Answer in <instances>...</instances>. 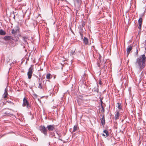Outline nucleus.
Returning a JSON list of instances; mask_svg holds the SVG:
<instances>
[{"label":"nucleus","mask_w":146,"mask_h":146,"mask_svg":"<svg viewBox=\"0 0 146 146\" xmlns=\"http://www.w3.org/2000/svg\"><path fill=\"white\" fill-rule=\"evenodd\" d=\"M146 57L145 54L140 55L136 59L135 64L137 68L141 71L145 66Z\"/></svg>","instance_id":"obj_1"},{"label":"nucleus","mask_w":146,"mask_h":146,"mask_svg":"<svg viewBox=\"0 0 146 146\" xmlns=\"http://www.w3.org/2000/svg\"><path fill=\"white\" fill-rule=\"evenodd\" d=\"M40 130L41 132L43 133L44 135L47 136V130L46 127L44 125H41L39 127Z\"/></svg>","instance_id":"obj_2"},{"label":"nucleus","mask_w":146,"mask_h":146,"mask_svg":"<svg viewBox=\"0 0 146 146\" xmlns=\"http://www.w3.org/2000/svg\"><path fill=\"white\" fill-rule=\"evenodd\" d=\"M33 66L31 65V67L29 69L28 72H27V75L28 76V78L29 79H31L32 77V74L33 72Z\"/></svg>","instance_id":"obj_3"},{"label":"nucleus","mask_w":146,"mask_h":146,"mask_svg":"<svg viewBox=\"0 0 146 146\" xmlns=\"http://www.w3.org/2000/svg\"><path fill=\"white\" fill-rule=\"evenodd\" d=\"M22 106L23 107H26L29 109L31 108V106L29 105V102L25 97L23 99Z\"/></svg>","instance_id":"obj_4"},{"label":"nucleus","mask_w":146,"mask_h":146,"mask_svg":"<svg viewBox=\"0 0 146 146\" xmlns=\"http://www.w3.org/2000/svg\"><path fill=\"white\" fill-rule=\"evenodd\" d=\"M55 126L54 125H48L46 128L47 131L49 132L50 134L52 133L51 131H52L55 129Z\"/></svg>","instance_id":"obj_5"},{"label":"nucleus","mask_w":146,"mask_h":146,"mask_svg":"<svg viewBox=\"0 0 146 146\" xmlns=\"http://www.w3.org/2000/svg\"><path fill=\"white\" fill-rule=\"evenodd\" d=\"M101 57L100 56H99L98 58V61L97 63V65H98V66L99 67H100L101 65L103 63H104V66H105V64L106 62V61H102H102L101 60Z\"/></svg>","instance_id":"obj_6"},{"label":"nucleus","mask_w":146,"mask_h":146,"mask_svg":"<svg viewBox=\"0 0 146 146\" xmlns=\"http://www.w3.org/2000/svg\"><path fill=\"white\" fill-rule=\"evenodd\" d=\"M93 92L96 93H98L99 91L98 86L97 84H96L94 85V87L92 89Z\"/></svg>","instance_id":"obj_7"},{"label":"nucleus","mask_w":146,"mask_h":146,"mask_svg":"<svg viewBox=\"0 0 146 146\" xmlns=\"http://www.w3.org/2000/svg\"><path fill=\"white\" fill-rule=\"evenodd\" d=\"M3 39L5 40H13V37L11 36H5L3 38Z\"/></svg>","instance_id":"obj_8"},{"label":"nucleus","mask_w":146,"mask_h":146,"mask_svg":"<svg viewBox=\"0 0 146 146\" xmlns=\"http://www.w3.org/2000/svg\"><path fill=\"white\" fill-rule=\"evenodd\" d=\"M132 49V46L131 45L129 46L126 49L127 54L128 55Z\"/></svg>","instance_id":"obj_9"},{"label":"nucleus","mask_w":146,"mask_h":146,"mask_svg":"<svg viewBox=\"0 0 146 146\" xmlns=\"http://www.w3.org/2000/svg\"><path fill=\"white\" fill-rule=\"evenodd\" d=\"M45 85L44 84H42L41 82L39 84L38 88L40 89L44 90L45 88Z\"/></svg>","instance_id":"obj_10"},{"label":"nucleus","mask_w":146,"mask_h":146,"mask_svg":"<svg viewBox=\"0 0 146 146\" xmlns=\"http://www.w3.org/2000/svg\"><path fill=\"white\" fill-rule=\"evenodd\" d=\"M120 116V113L118 111H116L115 113V120L118 119H119Z\"/></svg>","instance_id":"obj_11"},{"label":"nucleus","mask_w":146,"mask_h":146,"mask_svg":"<svg viewBox=\"0 0 146 146\" xmlns=\"http://www.w3.org/2000/svg\"><path fill=\"white\" fill-rule=\"evenodd\" d=\"M100 120L102 125H104L105 124V119L104 114L103 115L102 117L101 118Z\"/></svg>","instance_id":"obj_12"},{"label":"nucleus","mask_w":146,"mask_h":146,"mask_svg":"<svg viewBox=\"0 0 146 146\" xmlns=\"http://www.w3.org/2000/svg\"><path fill=\"white\" fill-rule=\"evenodd\" d=\"M83 43L86 45L88 44V39L86 37H84L83 40Z\"/></svg>","instance_id":"obj_13"},{"label":"nucleus","mask_w":146,"mask_h":146,"mask_svg":"<svg viewBox=\"0 0 146 146\" xmlns=\"http://www.w3.org/2000/svg\"><path fill=\"white\" fill-rule=\"evenodd\" d=\"M79 129V127L77 125H75L74 126L73 128V130L72 132V133H73L74 132H75L76 131H77L78 129Z\"/></svg>","instance_id":"obj_14"},{"label":"nucleus","mask_w":146,"mask_h":146,"mask_svg":"<svg viewBox=\"0 0 146 146\" xmlns=\"http://www.w3.org/2000/svg\"><path fill=\"white\" fill-rule=\"evenodd\" d=\"M8 96V93H7V90L6 88H5V92L4 94L3 95V97L4 98H7Z\"/></svg>","instance_id":"obj_15"},{"label":"nucleus","mask_w":146,"mask_h":146,"mask_svg":"<svg viewBox=\"0 0 146 146\" xmlns=\"http://www.w3.org/2000/svg\"><path fill=\"white\" fill-rule=\"evenodd\" d=\"M52 77V75L50 73H48L46 74V78L47 79L49 80Z\"/></svg>","instance_id":"obj_16"},{"label":"nucleus","mask_w":146,"mask_h":146,"mask_svg":"<svg viewBox=\"0 0 146 146\" xmlns=\"http://www.w3.org/2000/svg\"><path fill=\"white\" fill-rule=\"evenodd\" d=\"M6 34V32L3 30L1 29L0 30V35H4Z\"/></svg>","instance_id":"obj_17"},{"label":"nucleus","mask_w":146,"mask_h":146,"mask_svg":"<svg viewBox=\"0 0 146 146\" xmlns=\"http://www.w3.org/2000/svg\"><path fill=\"white\" fill-rule=\"evenodd\" d=\"M25 43L27 42V40L28 38V37L27 36H23L22 37Z\"/></svg>","instance_id":"obj_18"},{"label":"nucleus","mask_w":146,"mask_h":146,"mask_svg":"<svg viewBox=\"0 0 146 146\" xmlns=\"http://www.w3.org/2000/svg\"><path fill=\"white\" fill-rule=\"evenodd\" d=\"M19 30L18 29L15 30L14 29H13L12 30L11 33L12 34H15L17 32V31Z\"/></svg>","instance_id":"obj_19"},{"label":"nucleus","mask_w":146,"mask_h":146,"mask_svg":"<svg viewBox=\"0 0 146 146\" xmlns=\"http://www.w3.org/2000/svg\"><path fill=\"white\" fill-rule=\"evenodd\" d=\"M103 132L106 134V137H108L109 135V133L108 131L106 130H104L103 131Z\"/></svg>","instance_id":"obj_20"},{"label":"nucleus","mask_w":146,"mask_h":146,"mask_svg":"<svg viewBox=\"0 0 146 146\" xmlns=\"http://www.w3.org/2000/svg\"><path fill=\"white\" fill-rule=\"evenodd\" d=\"M142 22H143L142 19L141 17L139 19V20L138 21V22L139 24H142Z\"/></svg>","instance_id":"obj_21"},{"label":"nucleus","mask_w":146,"mask_h":146,"mask_svg":"<svg viewBox=\"0 0 146 146\" xmlns=\"http://www.w3.org/2000/svg\"><path fill=\"white\" fill-rule=\"evenodd\" d=\"M7 102H8L9 103H10L11 104H13V102H11V101H10L9 102H8V101H6V102H3V104L2 105H5L6 104V103Z\"/></svg>","instance_id":"obj_22"},{"label":"nucleus","mask_w":146,"mask_h":146,"mask_svg":"<svg viewBox=\"0 0 146 146\" xmlns=\"http://www.w3.org/2000/svg\"><path fill=\"white\" fill-rule=\"evenodd\" d=\"M79 32H83V27H82L81 25H80L79 27Z\"/></svg>","instance_id":"obj_23"},{"label":"nucleus","mask_w":146,"mask_h":146,"mask_svg":"<svg viewBox=\"0 0 146 146\" xmlns=\"http://www.w3.org/2000/svg\"><path fill=\"white\" fill-rule=\"evenodd\" d=\"M118 106L117 107L119 109H121V106L120 104L117 103Z\"/></svg>","instance_id":"obj_24"},{"label":"nucleus","mask_w":146,"mask_h":146,"mask_svg":"<svg viewBox=\"0 0 146 146\" xmlns=\"http://www.w3.org/2000/svg\"><path fill=\"white\" fill-rule=\"evenodd\" d=\"M79 34H80V35L81 36V38L83 39V32H79Z\"/></svg>","instance_id":"obj_25"},{"label":"nucleus","mask_w":146,"mask_h":146,"mask_svg":"<svg viewBox=\"0 0 146 146\" xmlns=\"http://www.w3.org/2000/svg\"><path fill=\"white\" fill-rule=\"evenodd\" d=\"M85 25V22L84 21L82 22V25H81L82 27H84Z\"/></svg>","instance_id":"obj_26"},{"label":"nucleus","mask_w":146,"mask_h":146,"mask_svg":"<svg viewBox=\"0 0 146 146\" xmlns=\"http://www.w3.org/2000/svg\"><path fill=\"white\" fill-rule=\"evenodd\" d=\"M75 53V51L72 50L71 51V52H70V55H74V54Z\"/></svg>","instance_id":"obj_27"},{"label":"nucleus","mask_w":146,"mask_h":146,"mask_svg":"<svg viewBox=\"0 0 146 146\" xmlns=\"http://www.w3.org/2000/svg\"><path fill=\"white\" fill-rule=\"evenodd\" d=\"M76 1L79 4H80L82 3L81 0H76Z\"/></svg>","instance_id":"obj_28"},{"label":"nucleus","mask_w":146,"mask_h":146,"mask_svg":"<svg viewBox=\"0 0 146 146\" xmlns=\"http://www.w3.org/2000/svg\"><path fill=\"white\" fill-rule=\"evenodd\" d=\"M139 25L138 27V28L139 29L140 31L141 30V25L142 24H139Z\"/></svg>","instance_id":"obj_29"},{"label":"nucleus","mask_w":146,"mask_h":146,"mask_svg":"<svg viewBox=\"0 0 146 146\" xmlns=\"http://www.w3.org/2000/svg\"><path fill=\"white\" fill-rule=\"evenodd\" d=\"M102 108V110H101V111H102L103 113H104L105 111V110L104 108L103 107V106H101Z\"/></svg>","instance_id":"obj_30"},{"label":"nucleus","mask_w":146,"mask_h":146,"mask_svg":"<svg viewBox=\"0 0 146 146\" xmlns=\"http://www.w3.org/2000/svg\"><path fill=\"white\" fill-rule=\"evenodd\" d=\"M99 84L100 85H101L102 84V82H101V80H99Z\"/></svg>","instance_id":"obj_31"},{"label":"nucleus","mask_w":146,"mask_h":146,"mask_svg":"<svg viewBox=\"0 0 146 146\" xmlns=\"http://www.w3.org/2000/svg\"><path fill=\"white\" fill-rule=\"evenodd\" d=\"M102 103H103V102H102V100H101V106H103V105H102Z\"/></svg>","instance_id":"obj_32"},{"label":"nucleus","mask_w":146,"mask_h":146,"mask_svg":"<svg viewBox=\"0 0 146 146\" xmlns=\"http://www.w3.org/2000/svg\"><path fill=\"white\" fill-rule=\"evenodd\" d=\"M102 135H103V136H104V137H106V135H105L104 134V133H102Z\"/></svg>","instance_id":"obj_33"},{"label":"nucleus","mask_w":146,"mask_h":146,"mask_svg":"<svg viewBox=\"0 0 146 146\" xmlns=\"http://www.w3.org/2000/svg\"><path fill=\"white\" fill-rule=\"evenodd\" d=\"M136 53H137V54H138V50H137Z\"/></svg>","instance_id":"obj_34"},{"label":"nucleus","mask_w":146,"mask_h":146,"mask_svg":"<svg viewBox=\"0 0 146 146\" xmlns=\"http://www.w3.org/2000/svg\"><path fill=\"white\" fill-rule=\"evenodd\" d=\"M145 7H146V8H145V12H146V6H145Z\"/></svg>","instance_id":"obj_35"},{"label":"nucleus","mask_w":146,"mask_h":146,"mask_svg":"<svg viewBox=\"0 0 146 146\" xmlns=\"http://www.w3.org/2000/svg\"><path fill=\"white\" fill-rule=\"evenodd\" d=\"M59 139V140H60L62 141V139Z\"/></svg>","instance_id":"obj_36"},{"label":"nucleus","mask_w":146,"mask_h":146,"mask_svg":"<svg viewBox=\"0 0 146 146\" xmlns=\"http://www.w3.org/2000/svg\"><path fill=\"white\" fill-rule=\"evenodd\" d=\"M79 100V99H78V100H77V101H78H78H79V100Z\"/></svg>","instance_id":"obj_37"},{"label":"nucleus","mask_w":146,"mask_h":146,"mask_svg":"<svg viewBox=\"0 0 146 146\" xmlns=\"http://www.w3.org/2000/svg\"><path fill=\"white\" fill-rule=\"evenodd\" d=\"M62 0V1H66V0Z\"/></svg>","instance_id":"obj_38"},{"label":"nucleus","mask_w":146,"mask_h":146,"mask_svg":"<svg viewBox=\"0 0 146 146\" xmlns=\"http://www.w3.org/2000/svg\"><path fill=\"white\" fill-rule=\"evenodd\" d=\"M36 77H37V78H38V77L37 76H36Z\"/></svg>","instance_id":"obj_39"},{"label":"nucleus","mask_w":146,"mask_h":146,"mask_svg":"<svg viewBox=\"0 0 146 146\" xmlns=\"http://www.w3.org/2000/svg\"><path fill=\"white\" fill-rule=\"evenodd\" d=\"M81 97V98H82V97Z\"/></svg>","instance_id":"obj_40"}]
</instances>
